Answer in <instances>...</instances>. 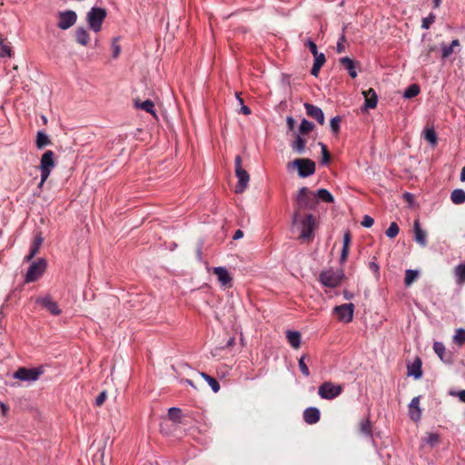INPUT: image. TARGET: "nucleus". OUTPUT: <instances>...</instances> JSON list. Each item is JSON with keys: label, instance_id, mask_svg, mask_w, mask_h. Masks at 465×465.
Segmentation results:
<instances>
[{"label": "nucleus", "instance_id": "nucleus-1", "mask_svg": "<svg viewBox=\"0 0 465 465\" xmlns=\"http://www.w3.org/2000/svg\"><path fill=\"white\" fill-rule=\"evenodd\" d=\"M292 226L300 232V239L310 241L314 236V230L317 223L315 217L312 214H302L299 212H294L292 215Z\"/></svg>", "mask_w": 465, "mask_h": 465}, {"label": "nucleus", "instance_id": "nucleus-2", "mask_svg": "<svg viewBox=\"0 0 465 465\" xmlns=\"http://www.w3.org/2000/svg\"><path fill=\"white\" fill-rule=\"evenodd\" d=\"M318 203L316 195L306 187H302L295 199L294 212L314 209Z\"/></svg>", "mask_w": 465, "mask_h": 465}, {"label": "nucleus", "instance_id": "nucleus-3", "mask_svg": "<svg viewBox=\"0 0 465 465\" xmlns=\"http://www.w3.org/2000/svg\"><path fill=\"white\" fill-rule=\"evenodd\" d=\"M55 167L54 153L51 150L45 152L40 160L39 170L41 173V181L38 184L42 188L45 181L48 179L51 172Z\"/></svg>", "mask_w": 465, "mask_h": 465}, {"label": "nucleus", "instance_id": "nucleus-4", "mask_svg": "<svg viewBox=\"0 0 465 465\" xmlns=\"http://www.w3.org/2000/svg\"><path fill=\"white\" fill-rule=\"evenodd\" d=\"M107 11L102 7H92L86 14V22L89 28L94 33H99L102 30V25L106 18Z\"/></svg>", "mask_w": 465, "mask_h": 465}, {"label": "nucleus", "instance_id": "nucleus-5", "mask_svg": "<svg viewBox=\"0 0 465 465\" xmlns=\"http://www.w3.org/2000/svg\"><path fill=\"white\" fill-rule=\"evenodd\" d=\"M235 175L238 179V183L234 192L236 193H242L248 186L250 175L248 172L242 167V158L240 155L235 157Z\"/></svg>", "mask_w": 465, "mask_h": 465}, {"label": "nucleus", "instance_id": "nucleus-6", "mask_svg": "<svg viewBox=\"0 0 465 465\" xmlns=\"http://www.w3.org/2000/svg\"><path fill=\"white\" fill-rule=\"evenodd\" d=\"M297 168L301 177H307L315 173V163L310 159L299 158L288 163V167Z\"/></svg>", "mask_w": 465, "mask_h": 465}, {"label": "nucleus", "instance_id": "nucleus-7", "mask_svg": "<svg viewBox=\"0 0 465 465\" xmlns=\"http://www.w3.org/2000/svg\"><path fill=\"white\" fill-rule=\"evenodd\" d=\"M43 373V367H37L34 369L21 367L13 374V377L23 381H37Z\"/></svg>", "mask_w": 465, "mask_h": 465}, {"label": "nucleus", "instance_id": "nucleus-8", "mask_svg": "<svg viewBox=\"0 0 465 465\" xmlns=\"http://www.w3.org/2000/svg\"><path fill=\"white\" fill-rule=\"evenodd\" d=\"M343 277L341 271H334L332 269L323 271L320 274V282L327 287L334 288L340 285Z\"/></svg>", "mask_w": 465, "mask_h": 465}, {"label": "nucleus", "instance_id": "nucleus-9", "mask_svg": "<svg viewBox=\"0 0 465 465\" xmlns=\"http://www.w3.org/2000/svg\"><path fill=\"white\" fill-rule=\"evenodd\" d=\"M343 388L340 384H334L331 381L323 382L318 389V393L321 398L325 400H332L338 397Z\"/></svg>", "mask_w": 465, "mask_h": 465}, {"label": "nucleus", "instance_id": "nucleus-10", "mask_svg": "<svg viewBox=\"0 0 465 465\" xmlns=\"http://www.w3.org/2000/svg\"><path fill=\"white\" fill-rule=\"evenodd\" d=\"M46 269V262L44 259H39L37 262H33L27 270L25 277V282H33L38 280Z\"/></svg>", "mask_w": 465, "mask_h": 465}, {"label": "nucleus", "instance_id": "nucleus-11", "mask_svg": "<svg viewBox=\"0 0 465 465\" xmlns=\"http://www.w3.org/2000/svg\"><path fill=\"white\" fill-rule=\"evenodd\" d=\"M333 312L335 313L339 321L345 323L351 322L353 319L354 304L345 303L339 306H335L333 308Z\"/></svg>", "mask_w": 465, "mask_h": 465}, {"label": "nucleus", "instance_id": "nucleus-12", "mask_svg": "<svg viewBox=\"0 0 465 465\" xmlns=\"http://www.w3.org/2000/svg\"><path fill=\"white\" fill-rule=\"evenodd\" d=\"M57 26L62 30H67L76 23L77 15L74 11L68 10L59 12L57 15Z\"/></svg>", "mask_w": 465, "mask_h": 465}, {"label": "nucleus", "instance_id": "nucleus-13", "mask_svg": "<svg viewBox=\"0 0 465 465\" xmlns=\"http://www.w3.org/2000/svg\"><path fill=\"white\" fill-rule=\"evenodd\" d=\"M37 304H40L45 309H46L51 314L54 316H58L61 314V310L58 307L56 302L50 295H45L43 297H39L35 300Z\"/></svg>", "mask_w": 465, "mask_h": 465}, {"label": "nucleus", "instance_id": "nucleus-14", "mask_svg": "<svg viewBox=\"0 0 465 465\" xmlns=\"http://www.w3.org/2000/svg\"><path fill=\"white\" fill-rule=\"evenodd\" d=\"M304 108L306 110V114L310 117L315 119L322 125L324 124V114L320 107L309 103H305Z\"/></svg>", "mask_w": 465, "mask_h": 465}, {"label": "nucleus", "instance_id": "nucleus-15", "mask_svg": "<svg viewBox=\"0 0 465 465\" xmlns=\"http://www.w3.org/2000/svg\"><path fill=\"white\" fill-rule=\"evenodd\" d=\"M414 240L422 247L427 245V233L420 227L419 220H415L413 223Z\"/></svg>", "mask_w": 465, "mask_h": 465}, {"label": "nucleus", "instance_id": "nucleus-16", "mask_svg": "<svg viewBox=\"0 0 465 465\" xmlns=\"http://www.w3.org/2000/svg\"><path fill=\"white\" fill-rule=\"evenodd\" d=\"M362 94L365 99L364 109H374L378 103V96L374 89L370 88L367 91H363Z\"/></svg>", "mask_w": 465, "mask_h": 465}, {"label": "nucleus", "instance_id": "nucleus-17", "mask_svg": "<svg viewBox=\"0 0 465 465\" xmlns=\"http://www.w3.org/2000/svg\"><path fill=\"white\" fill-rule=\"evenodd\" d=\"M409 414L411 420L418 421L421 418V410L420 408V397H414L409 405Z\"/></svg>", "mask_w": 465, "mask_h": 465}, {"label": "nucleus", "instance_id": "nucleus-18", "mask_svg": "<svg viewBox=\"0 0 465 465\" xmlns=\"http://www.w3.org/2000/svg\"><path fill=\"white\" fill-rule=\"evenodd\" d=\"M213 272L216 275L219 282L223 286H226L232 282V277L227 269H225L224 267H214L213 268Z\"/></svg>", "mask_w": 465, "mask_h": 465}, {"label": "nucleus", "instance_id": "nucleus-19", "mask_svg": "<svg viewBox=\"0 0 465 465\" xmlns=\"http://www.w3.org/2000/svg\"><path fill=\"white\" fill-rule=\"evenodd\" d=\"M321 413L317 408L310 407L303 411V420L308 424H315L320 420Z\"/></svg>", "mask_w": 465, "mask_h": 465}, {"label": "nucleus", "instance_id": "nucleus-20", "mask_svg": "<svg viewBox=\"0 0 465 465\" xmlns=\"http://www.w3.org/2000/svg\"><path fill=\"white\" fill-rule=\"evenodd\" d=\"M44 242V238L39 233L35 235L34 242L31 245L29 254L25 256V261L30 262L39 252Z\"/></svg>", "mask_w": 465, "mask_h": 465}, {"label": "nucleus", "instance_id": "nucleus-21", "mask_svg": "<svg viewBox=\"0 0 465 465\" xmlns=\"http://www.w3.org/2000/svg\"><path fill=\"white\" fill-rule=\"evenodd\" d=\"M134 107L136 109H140L151 114L153 116L156 117V112L154 110V104L151 100H145L141 102L140 100H134Z\"/></svg>", "mask_w": 465, "mask_h": 465}, {"label": "nucleus", "instance_id": "nucleus-22", "mask_svg": "<svg viewBox=\"0 0 465 465\" xmlns=\"http://www.w3.org/2000/svg\"><path fill=\"white\" fill-rule=\"evenodd\" d=\"M286 338H287L289 344L293 349L297 350L301 347L302 336H301L300 331L289 330L286 331Z\"/></svg>", "mask_w": 465, "mask_h": 465}, {"label": "nucleus", "instance_id": "nucleus-23", "mask_svg": "<svg viewBox=\"0 0 465 465\" xmlns=\"http://www.w3.org/2000/svg\"><path fill=\"white\" fill-rule=\"evenodd\" d=\"M408 375L420 379L422 376L421 361L416 358L413 362L408 365Z\"/></svg>", "mask_w": 465, "mask_h": 465}, {"label": "nucleus", "instance_id": "nucleus-24", "mask_svg": "<svg viewBox=\"0 0 465 465\" xmlns=\"http://www.w3.org/2000/svg\"><path fill=\"white\" fill-rule=\"evenodd\" d=\"M340 64L348 71L351 78L357 77L356 64L350 57H342L340 59Z\"/></svg>", "mask_w": 465, "mask_h": 465}, {"label": "nucleus", "instance_id": "nucleus-25", "mask_svg": "<svg viewBox=\"0 0 465 465\" xmlns=\"http://www.w3.org/2000/svg\"><path fill=\"white\" fill-rule=\"evenodd\" d=\"M75 40L79 45L86 46L90 42V35L88 31L84 27H78L75 30Z\"/></svg>", "mask_w": 465, "mask_h": 465}, {"label": "nucleus", "instance_id": "nucleus-26", "mask_svg": "<svg viewBox=\"0 0 465 465\" xmlns=\"http://www.w3.org/2000/svg\"><path fill=\"white\" fill-rule=\"evenodd\" d=\"M326 59L324 54L321 53L317 55H314V63L312 68V74L313 76H318L321 67L324 64Z\"/></svg>", "mask_w": 465, "mask_h": 465}, {"label": "nucleus", "instance_id": "nucleus-27", "mask_svg": "<svg viewBox=\"0 0 465 465\" xmlns=\"http://www.w3.org/2000/svg\"><path fill=\"white\" fill-rule=\"evenodd\" d=\"M460 45V41L458 39L452 40L450 45H447L445 44L441 45V58L446 59L448 58L453 52L454 48L458 47Z\"/></svg>", "mask_w": 465, "mask_h": 465}, {"label": "nucleus", "instance_id": "nucleus-28", "mask_svg": "<svg viewBox=\"0 0 465 465\" xmlns=\"http://www.w3.org/2000/svg\"><path fill=\"white\" fill-rule=\"evenodd\" d=\"M350 244H351V234L350 232H345L343 236V245L341 254V262H344L349 255L350 251Z\"/></svg>", "mask_w": 465, "mask_h": 465}, {"label": "nucleus", "instance_id": "nucleus-29", "mask_svg": "<svg viewBox=\"0 0 465 465\" xmlns=\"http://www.w3.org/2000/svg\"><path fill=\"white\" fill-rule=\"evenodd\" d=\"M450 200L454 204H462L465 203V191L463 189H455L450 193Z\"/></svg>", "mask_w": 465, "mask_h": 465}, {"label": "nucleus", "instance_id": "nucleus-30", "mask_svg": "<svg viewBox=\"0 0 465 465\" xmlns=\"http://www.w3.org/2000/svg\"><path fill=\"white\" fill-rule=\"evenodd\" d=\"M314 195H316L317 201H322L324 203H333L334 198L331 195V193L326 190V189H319L316 193H314Z\"/></svg>", "mask_w": 465, "mask_h": 465}, {"label": "nucleus", "instance_id": "nucleus-31", "mask_svg": "<svg viewBox=\"0 0 465 465\" xmlns=\"http://www.w3.org/2000/svg\"><path fill=\"white\" fill-rule=\"evenodd\" d=\"M454 275L458 284L462 285L465 283V262L454 268Z\"/></svg>", "mask_w": 465, "mask_h": 465}, {"label": "nucleus", "instance_id": "nucleus-32", "mask_svg": "<svg viewBox=\"0 0 465 465\" xmlns=\"http://www.w3.org/2000/svg\"><path fill=\"white\" fill-rule=\"evenodd\" d=\"M50 143H51V141H50L49 137L45 134V132H43V131L37 132L35 145L38 149H42Z\"/></svg>", "mask_w": 465, "mask_h": 465}, {"label": "nucleus", "instance_id": "nucleus-33", "mask_svg": "<svg viewBox=\"0 0 465 465\" xmlns=\"http://www.w3.org/2000/svg\"><path fill=\"white\" fill-rule=\"evenodd\" d=\"M360 432L366 437L371 438V436H372L371 422L368 418L364 419L361 421Z\"/></svg>", "mask_w": 465, "mask_h": 465}, {"label": "nucleus", "instance_id": "nucleus-34", "mask_svg": "<svg viewBox=\"0 0 465 465\" xmlns=\"http://www.w3.org/2000/svg\"><path fill=\"white\" fill-rule=\"evenodd\" d=\"M201 376L208 382L213 392L219 391L220 384L214 378L211 377L210 375L204 372H202Z\"/></svg>", "mask_w": 465, "mask_h": 465}, {"label": "nucleus", "instance_id": "nucleus-35", "mask_svg": "<svg viewBox=\"0 0 465 465\" xmlns=\"http://www.w3.org/2000/svg\"><path fill=\"white\" fill-rule=\"evenodd\" d=\"M424 138L433 146L437 144V134L433 128H428L424 131Z\"/></svg>", "mask_w": 465, "mask_h": 465}, {"label": "nucleus", "instance_id": "nucleus-36", "mask_svg": "<svg viewBox=\"0 0 465 465\" xmlns=\"http://www.w3.org/2000/svg\"><path fill=\"white\" fill-rule=\"evenodd\" d=\"M306 141L300 135H297L295 141L292 143V149L298 153H302L305 149Z\"/></svg>", "mask_w": 465, "mask_h": 465}, {"label": "nucleus", "instance_id": "nucleus-37", "mask_svg": "<svg viewBox=\"0 0 465 465\" xmlns=\"http://www.w3.org/2000/svg\"><path fill=\"white\" fill-rule=\"evenodd\" d=\"M313 128H314V124L312 123L309 122L306 119H303L300 124L299 131H300V134H306L312 132L313 130Z\"/></svg>", "mask_w": 465, "mask_h": 465}, {"label": "nucleus", "instance_id": "nucleus-38", "mask_svg": "<svg viewBox=\"0 0 465 465\" xmlns=\"http://www.w3.org/2000/svg\"><path fill=\"white\" fill-rule=\"evenodd\" d=\"M420 87L417 84L410 85L404 92L405 98H412L419 94Z\"/></svg>", "mask_w": 465, "mask_h": 465}, {"label": "nucleus", "instance_id": "nucleus-39", "mask_svg": "<svg viewBox=\"0 0 465 465\" xmlns=\"http://www.w3.org/2000/svg\"><path fill=\"white\" fill-rule=\"evenodd\" d=\"M453 341L458 345H462L465 343V330L458 329L453 336Z\"/></svg>", "mask_w": 465, "mask_h": 465}, {"label": "nucleus", "instance_id": "nucleus-40", "mask_svg": "<svg viewBox=\"0 0 465 465\" xmlns=\"http://www.w3.org/2000/svg\"><path fill=\"white\" fill-rule=\"evenodd\" d=\"M418 277V272L413 270H407L405 272L404 282L410 286Z\"/></svg>", "mask_w": 465, "mask_h": 465}, {"label": "nucleus", "instance_id": "nucleus-41", "mask_svg": "<svg viewBox=\"0 0 465 465\" xmlns=\"http://www.w3.org/2000/svg\"><path fill=\"white\" fill-rule=\"evenodd\" d=\"M399 232H400V228H399L398 224L395 222H392L390 224V226L387 229L385 233L389 238L392 239L398 235Z\"/></svg>", "mask_w": 465, "mask_h": 465}, {"label": "nucleus", "instance_id": "nucleus-42", "mask_svg": "<svg viewBox=\"0 0 465 465\" xmlns=\"http://www.w3.org/2000/svg\"><path fill=\"white\" fill-rule=\"evenodd\" d=\"M440 436L437 433H428L427 437L424 439V441L430 445V447H434L439 443Z\"/></svg>", "mask_w": 465, "mask_h": 465}, {"label": "nucleus", "instance_id": "nucleus-43", "mask_svg": "<svg viewBox=\"0 0 465 465\" xmlns=\"http://www.w3.org/2000/svg\"><path fill=\"white\" fill-rule=\"evenodd\" d=\"M433 350L435 353L440 358V360L444 359V353L446 349L442 342L435 341L433 344Z\"/></svg>", "mask_w": 465, "mask_h": 465}, {"label": "nucleus", "instance_id": "nucleus-44", "mask_svg": "<svg viewBox=\"0 0 465 465\" xmlns=\"http://www.w3.org/2000/svg\"><path fill=\"white\" fill-rule=\"evenodd\" d=\"M346 44H347V39H346L344 33H342L337 42V45H336L337 53H339V54L343 53L346 49Z\"/></svg>", "mask_w": 465, "mask_h": 465}, {"label": "nucleus", "instance_id": "nucleus-45", "mask_svg": "<svg viewBox=\"0 0 465 465\" xmlns=\"http://www.w3.org/2000/svg\"><path fill=\"white\" fill-rule=\"evenodd\" d=\"M305 359H306V355H302L300 359H299V361H298V364H299V368L302 371V373L305 376V377H308L310 376V370L308 368V366L306 365L305 363Z\"/></svg>", "mask_w": 465, "mask_h": 465}, {"label": "nucleus", "instance_id": "nucleus-46", "mask_svg": "<svg viewBox=\"0 0 465 465\" xmlns=\"http://www.w3.org/2000/svg\"><path fill=\"white\" fill-rule=\"evenodd\" d=\"M181 410L179 408L172 407L168 410V416L170 420L178 421L181 418Z\"/></svg>", "mask_w": 465, "mask_h": 465}, {"label": "nucleus", "instance_id": "nucleus-47", "mask_svg": "<svg viewBox=\"0 0 465 465\" xmlns=\"http://www.w3.org/2000/svg\"><path fill=\"white\" fill-rule=\"evenodd\" d=\"M435 21V15L430 13L427 17L422 19L421 27L423 29H429Z\"/></svg>", "mask_w": 465, "mask_h": 465}, {"label": "nucleus", "instance_id": "nucleus-48", "mask_svg": "<svg viewBox=\"0 0 465 465\" xmlns=\"http://www.w3.org/2000/svg\"><path fill=\"white\" fill-rule=\"evenodd\" d=\"M340 124H341V118L339 116L333 117L331 120L330 125L331 129L334 134H338L340 131Z\"/></svg>", "mask_w": 465, "mask_h": 465}, {"label": "nucleus", "instance_id": "nucleus-49", "mask_svg": "<svg viewBox=\"0 0 465 465\" xmlns=\"http://www.w3.org/2000/svg\"><path fill=\"white\" fill-rule=\"evenodd\" d=\"M320 145L322 148V163L326 164L330 161V153H329L328 149L324 143H320Z\"/></svg>", "mask_w": 465, "mask_h": 465}, {"label": "nucleus", "instance_id": "nucleus-50", "mask_svg": "<svg viewBox=\"0 0 465 465\" xmlns=\"http://www.w3.org/2000/svg\"><path fill=\"white\" fill-rule=\"evenodd\" d=\"M235 95L241 104V112L245 115H249L251 114L250 108L243 104V100L240 97L238 93H236Z\"/></svg>", "mask_w": 465, "mask_h": 465}, {"label": "nucleus", "instance_id": "nucleus-51", "mask_svg": "<svg viewBox=\"0 0 465 465\" xmlns=\"http://www.w3.org/2000/svg\"><path fill=\"white\" fill-rule=\"evenodd\" d=\"M306 45L309 47V49L312 52V54H313V56L320 54V53H318V49H317L316 44L312 40L308 39L306 41Z\"/></svg>", "mask_w": 465, "mask_h": 465}, {"label": "nucleus", "instance_id": "nucleus-52", "mask_svg": "<svg viewBox=\"0 0 465 465\" xmlns=\"http://www.w3.org/2000/svg\"><path fill=\"white\" fill-rule=\"evenodd\" d=\"M112 45H113V57L117 58L121 52V47L117 44V38L114 39Z\"/></svg>", "mask_w": 465, "mask_h": 465}, {"label": "nucleus", "instance_id": "nucleus-53", "mask_svg": "<svg viewBox=\"0 0 465 465\" xmlns=\"http://www.w3.org/2000/svg\"><path fill=\"white\" fill-rule=\"evenodd\" d=\"M373 223H374V220L371 216H369V215L363 216V219L361 222V225L363 227L370 228L373 225Z\"/></svg>", "mask_w": 465, "mask_h": 465}, {"label": "nucleus", "instance_id": "nucleus-54", "mask_svg": "<svg viewBox=\"0 0 465 465\" xmlns=\"http://www.w3.org/2000/svg\"><path fill=\"white\" fill-rule=\"evenodd\" d=\"M107 398L106 391H102L95 399V405L102 406Z\"/></svg>", "mask_w": 465, "mask_h": 465}, {"label": "nucleus", "instance_id": "nucleus-55", "mask_svg": "<svg viewBox=\"0 0 465 465\" xmlns=\"http://www.w3.org/2000/svg\"><path fill=\"white\" fill-rule=\"evenodd\" d=\"M11 54H11V49L7 45H3L2 48H1L0 56H2V57H4V56L10 57Z\"/></svg>", "mask_w": 465, "mask_h": 465}, {"label": "nucleus", "instance_id": "nucleus-56", "mask_svg": "<svg viewBox=\"0 0 465 465\" xmlns=\"http://www.w3.org/2000/svg\"><path fill=\"white\" fill-rule=\"evenodd\" d=\"M286 124L290 131H292L294 129L295 120L292 116L287 117Z\"/></svg>", "mask_w": 465, "mask_h": 465}, {"label": "nucleus", "instance_id": "nucleus-57", "mask_svg": "<svg viewBox=\"0 0 465 465\" xmlns=\"http://www.w3.org/2000/svg\"><path fill=\"white\" fill-rule=\"evenodd\" d=\"M369 267L377 276L379 275L380 267L374 261L369 263Z\"/></svg>", "mask_w": 465, "mask_h": 465}, {"label": "nucleus", "instance_id": "nucleus-58", "mask_svg": "<svg viewBox=\"0 0 465 465\" xmlns=\"http://www.w3.org/2000/svg\"><path fill=\"white\" fill-rule=\"evenodd\" d=\"M450 395L457 396L460 401L465 402V390L458 392H450Z\"/></svg>", "mask_w": 465, "mask_h": 465}, {"label": "nucleus", "instance_id": "nucleus-59", "mask_svg": "<svg viewBox=\"0 0 465 465\" xmlns=\"http://www.w3.org/2000/svg\"><path fill=\"white\" fill-rule=\"evenodd\" d=\"M243 236V232L241 230H237L233 235L234 240H238Z\"/></svg>", "mask_w": 465, "mask_h": 465}, {"label": "nucleus", "instance_id": "nucleus-60", "mask_svg": "<svg viewBox=\"0 0 465 465\" xmlns=\"http://www.w3.org/2000/svg\"><path fill=\"white\" fill-rule=\"evenodd\" d=\"M0 408H1L3 415H5L8 411L7 405L2 402V403H0Z\"/></svg>", "mask_w": 465, "mask_h": 465}, {"label": "nucleus", "instance_id": "nucleus-61", "mask_svg": "<svg viewBox=\"0 0 465 465\" xmlns=\"http://www.w3.org/2000/svg\"><path fill=\"white\" fill-rule=\"evenodd\" d=\"M235 343V339L233 337L230 338L226 343L227 347H232Z\"/></svg>", "mask_w": 465, "mask_h": 465}, {"label": "nucleus", "instance_id": "nucleus-62", "mask_svg": "<svg viewBox=\"0 0 465 465\" xmlns=\"http://www.w3.org/2000/svg\"><path fill=\"white\" fill-rule=\"evenodd\" d=\"M344 297L349 300V299H351L352 294L351 292L345 291L344 292Z\"/></svg>", "mask_w": 465, "mask_h": 465}, {"label": "nucleus", "instance_id": "nucleus-63", "mask_svg": "<svg viewBox=\"0 0 465 465\" xmlns=\"http://www.w3.org/2000/svg\"><path fill=\"white\" fill-rule=\"evenodd\" d=\"M441 0H434V6L438 7L440 5Z\"/></svg>", "mask_w": 465, "mask_h": 465}, {"label": "nucleus", "instance_id": "nucleus-64", "mask_svg": "<svg viewBox=\"0 0 465 465\" xmlns=\"http://www.w3.org/2000/svg\"><path fill=\"white\" fill-rule=\"evenodd\" d=\"M186 382L189 383L190 385H193V382L189 380H187Z\"/></svg>", "mask_w": 465, "mask_h": 465}]
</instances>
